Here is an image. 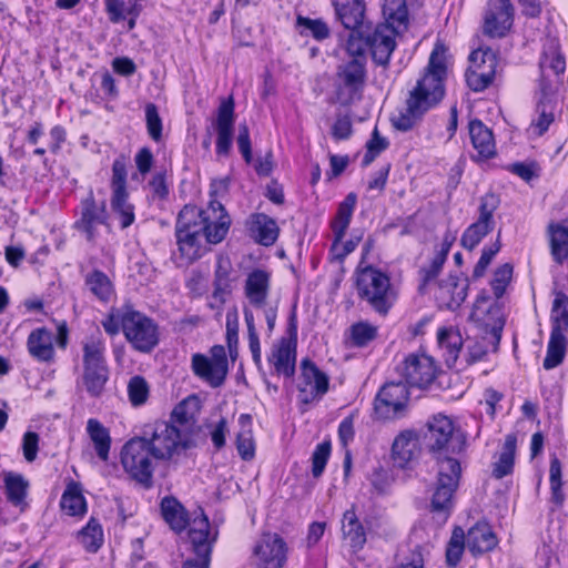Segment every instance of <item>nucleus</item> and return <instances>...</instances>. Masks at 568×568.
I'll list each match as a JSON object with an SVG mask.
<instances>
[{
  "label": "nucleus",
  "mask_w": 568,
  "mask_h": 568,
  "mask_svg": "<svg viewBox=\"0 0 568 568\" xmlns=\"http://www.w3.org/2000/svg\"><path fill=\"white\" fill-rule=\"evenodd\" d=\"M426 440L437 465L430 510L447 517L454 507V495L462 477L458 456L466 447V437L449 417L439 414L427 423Z\"/></svg>",
  "instance_id": "1"
},
{
  "label": "nucleus",
  "mask_w": 568,
  "mask_h": 568,
  "mask_svg": "<svg viewBox=\"0 0 568 568\" xmlns=\"http://www.w3.org/2000/svg\"><path fill=\"white\" fill-rule=\"evenodd\" d=\"M231 219L221 202H209L206 209L185 205L175 223V237L181 255L189 262L202 256V237L207 243L222 242L230 229Z\"/></svg>",
  "instance_id": "2"
},
{
  "label": "nucleus",
  "mask_w": 568,
  "mask_h": 568,
  "mask_svg": "<svg viewBox=\"0 0 568 568\" xmlns=\"http://www.w3.org/2000/svg\"><path fill=\"white\" fill-rule=\"evenodd\" d=\"M446 51L443 43L435 44L423 77L408 92L405 109L392 118L396 130L402 132L413 130L423 116L443 100L447 77Z\"/></svg>",
  "instance_id": "3"
},
{
  "label": "nucleus",
  "mask_w": 568,
  "mask_h": 568,
  "mask_svg": "<svg viewBox=\"0 0 568 568\" xmlns=\"http://www.w3.org/2000/svg\"><path fill=\"white\" fill-rule=\"evenodd\" d=\"M540 99L537 103L538 118L532 122L538 135H542L554 122L552 94L554 82L565 72L566 61L558 51L557 45L551 42L548 49H545L540 61Z\"/></svg>",
  "instance_id": "4"
},
{
  "label": "nucleus",
  "mask_w": 568,
  "mask_h": 568,
  "mask_svg": "<svg viewBox=\"0 0 568 568\" xmlns=\"http://www.w3.org/2000/svg\"><path fill=\"white\" fill-rule=\"evenodd\" d=\"M354 277L358 298L379 315H387L397 300L389 275L373 265L362 266L361 263Z\"/></svg>",
  "instance_id": "5"
},
{
  "label": "nucleus",
  "mask_w": 568,
  "mask_h": 568,
  "mask_svg": "<svg viewBox=\"0 0 568 568\" xmlns=\"http://www.w3.org/2000/svg\"><path fill=\"white\" fill-rule=\"evenodd\" d=\"M154 456L146 436H136L128 440L120 454L125 473L144 488L153 485Z\"/></svg>",
  "instance_id": "6"
},
{
  "label": "nucleus",
  "mask_w": 568,
  "mask_h": 568,
  "mask_svg": "<svg viewBox=\"0 0 568 568\" xmlns=\"http://www.w3.org/2000/svg\"><path fill=\"white\" fill-rule=\"evenodd\" d=\"M83 375L82 383L87 392L98 397L104 389L109 378L105 361V344L100 337H90L83 342Z\"/></svg>",
  "instance_id": "7"
},
{
  "label": "nucleus",
  "mask_w": 568,
  "mask_h": 568,
  "mask_svg": "<svg viewBox=\"0 0 568 568\" xmlns=\"http://www.w3.org/2000/svg\"><path fill=\"white\" fill-rule=\"evenodd\" d=\"M243 291L250 306L263 311L268 335H271L275 328L278 311V302H268L271 273L263 268H254L247 274Z\"/></svg>",
  "instance_id": "8"
},
{
  "label": "nucleus",
  "mask_w": 568,
  "mask_h": 568,
  "mask_svg": "<svg viewBox=\"0 0 568 568\" xmlns=\"http://www.w3.org/2000/svg\"><path fill=\"white\" fill-rule=\"evenodd\" d=\"M128 158L118 156L112 163L111 176V209L120 221V227L125 230L135 221V207L129 202L126 190Z\"/></svg>",
  "instance_id": "9"
},
{
  "label": "nucleus",
  "mask_w": 568,
  "mask_h": 568,
  "mask_svg": "<svg viewBox=\"0 0 568 568\" xmlns=\"http://www.w3.org/2000/svg\"><path fill=\"white\" fill-rule=\"evenodd\" d=\"M357 203L355 193H348L345 199L339 203L334 220L331 222V229L334 240L331 247L333 260L342 262L348 254H351L358 245L361 237L349 239L342 243L345 233L352 221L353 213Z\"/></svg>",
  "instance_id": "10"
},
{
  "label": "nucleus",
  "mask_w": 568,
  "mask_h": 568,
  "mask_svg": "<svg viewBox=\"0 0 568 568\" xmlns=\"http://www.w3.org/2000/svg\"><path fill=\"white\" fill-rule=\"evenodd\" d=\"M124 336L135 351L150 353L159 344V326L152 318L131 308L125 318Z\"/></svg>",
  "instance_id": "11"
},
{
  "label": "nucleus",
  "mask_w": 568,
  "mask_h": 568,
  "mask_svg": "<svg viewBox=\"0 0 568 568\" xmlns=\"http://www.w3.org/2000/svg\"><path fill=\"white\" fill-rule=\"evenodd\" d=\"M148 444L155 459H170L189 447V435L174 424L159 422L154 425Z\"/></svg>",
  "instance_id": "12"
},
{
  "label": "nucleus",
  "mask_w": 568,
  "mask_h": 568,
  "mask_svg": "<svg viewBox=\"0 0 568 568\" xmlns=\"http://www.w3.org/2000/svg\"><path fill=\"white\" fill-rule=\"evenodd\" d=\"M409 392L403 382L386 383L374 399V413L377 419H396L405 415Z\"/></svg>",
  "instance_id": "13"
},
{
  "label": "nucleus",
  "mask_w": 568,
  "mask_h": 568,
  "mask_svg": "<svg viewBox=\"0 0 568 568\" xmlns=\"http://www.w3.org/2000/svg\"><path fill=\"white\" fill-rule=\"evenodd\" d=\"M396 371L406 387L427 388L435 381L438 367L433 357L413 353L397 365Z\"/></svg>",
  "instance_id": "14"
},
{
  "label": "nucleus",
  "mask_w": 568,
  "mask_h": 568,
  "mask_svg": "<svg viewBox=\"0 0 568 568\" xmlns=\"http://www.w3.org/2000/svg\"><path fill=\"white\" fill-rule=\"evenodd\" d=\"M216 535L217 532L211 536L210 521L203 513L195 518L189 530V538L197 558L185 560L181 568H209Z\"/></svg>",
  "instance_id": "15"
},
{
  "label": "nucleus",
  "mask_w": 568,
  "mask_h": 568,
  "mask_svg": "<svg viewBox=\"0 0 568 568\" xmlns=\"http://www.w3.org/2000/svg\"><path fill=\"white\" fill-rule=\"evenodd\" d=\"M211 358L202 354L192 356V369L196 376L209 383L212 387H220L227 375V357L224 346L214 345Z\"/></svg>",
  "instance_id": "16"
},
{
  "label": "nucleus",
  "mask_w": 568,
  "mask_h": 568,
  "mask_svg": "<svg viewBox=\"0 0 568 568\" xmlns=\"http://www.w3.org/2000/svg\"><path fill=\"white\" fill-rule=\"evenodd\" d=\"M287 544L277 534H263L253 548L257 568H283L287 560Z\"/></svg>",
  "instance_id": "17"
},
{
  "label": "nucleus",
  "mask_w": 568,
  "mask_h": 568,
  "mask_svg": "<svg viewBox=\"0 0 568 568\" xmlns=\"http://www.w3.org/2000/svg\"><path fill=\"white\" fill-rule=\"evenodd\" d=\"M474 64L466 73V82L470 90L481 92L494 81L497 57L491 49L476 50L469 55Z\"/></svg>",
  "instance_id": "18"
},
{
  "label": "nucleus",
  "mask_w": 568,
  "mask_h": 568,
  "mask_svg": "<svg viewBox=\"0 0 568 568\" xmlns=\"http://www.w3.org/2000/svg\"><path fill=\"white\" fill-rule=\"evenodd\" d=\"M329 378L311 359L301 362V382L297 386L298 400L308 405L320 400L328 390Z\"/></svg>",
  "instance_id": "19"
},
{
  "label": "nucleus",
  "mask_w": 568,
  "mask_h": 568,
  "mask_svg": "<svg viewBox=\"0 0 568 568\" xmlns=\"http://www.w3.org/2000/svg\"><path fill=\"white\" fill-rule=\"evenodd\" d=\"M398 33L394 27L378 23L374 28L369 23L366 29L365 44L371 51L373 61L387 67L390 55L396 48L395 37Z\"/></svg>",
  "instance_id": "20"
},
{
  "label": "nucleus",
  "mask_w": 568,
  "mask_h": 568,
  "mask_svg": "<svg viewBox=\"0 0 568 568\" xmlns=\"http://www.w3.org/2000/svg\"><path fill=\"white\" fill-rule=\"evenodd\" d=\"M514 21V7L510 0H488L483 32L490 38H503L507 34Z\"/></svg>",
  "instance_id": "21"
},
{
  "label": "nucleus",
  "mask_w": 568,
  "mask_h": 568,
  "mask_svg": "<svg viewBox=\"0 0 568 568\" xmlns=\"http://www.w3.org/2000/svg\"><path fill=\"white\" fill-rule=\"evenodd\" d=\"M81 216L74 223V227L84 233L89 242H93L97 237V227L108 222V211L105 201L97 202L93 193L90 192L85 199L81 201Z\"/></svg>",
  "instance_id": "22"
},
{
  "label": "nucleus",
  "mask_w": 568,
  "mask_h": 568,
  "mask_svg": "<svg viewBox=\"0 0 568 568\" xmlns=\"http://www.w3.org/2000/svg\"><path fill=\"white\" fill-rule=\"evenodd\" d=\"M234 100L230 97L223 100L217 108L216 119L213 123L216 132V154L227 156L231 153L234 135Z\"/></svg>",
  "instance_id": "23"
},
{
  "label": "nucleus",
  "mask_w": 568,
  "mask_h": 568,
  "mask_svg": "<svg viewBox=\"0 0 568 568\" xmlns=\"http://www.w3.org/2000/svg\"><path fill=\"white\" fill-rule=\"evenodd\" d=\"M336 20L349 30L358 34L363 28L367 29L371 23L366 19L365 0H333Z\"/></svg>",
  "instance_id": "24"
},
{
  "label": "nucleus",
  "mask_w": 568,
  "mask_h": 568,
  "mask_svg": "<svg viewBox=\"0 0 568 568\" xmlns=\"http://www.w3.org/2000/svg\"><path fill=\"white\" fill-rule=\"evenodd\" d=\"M468 282L456 275H449L438 283L435 298L440 308L456 311L467 297Z\"/></svg>",
  "instance_id": "25"
},
{
  "label": "nucleus",
  "mask_w": 568,
  "mask_h": 568,
  "mask_svg": "<svg viewBox=\"0 0 568 568\" xmlns=\"http://www.w3.org/2000/svg\"><path fill=\"white\" fill-rule=\"evenodd\" d=\"M336 75L351 95L359 94L367 78L366 57L359 55L343 62L338 65Z\"/></svg>",
  "instance_id": "26"
},
{
  "label": "nucleus",
  "mask_w": 568,
  "mask_h": 568,
  "mask_svg": "<svg viewBox=\"0 0 568 568\" xmlns=\"http://www.w3.org/2000/svg\"><path fill=\"white\" fill-rule=\"evenodd\" d=\"M419 454V439L415 430L405 429L394 439L392 445V458L399 468H405Z\"/></svg>",
  "instance_id": "27"
},
{
  "label": "nucleus",
  "mask_w": 568,
  "mask_h": 568,
  "mask_svg": "<svg viewBox=\"0 0 568 568\" xmlns=\"http://www.w3.org/2000/svg\"><path fill=\"white\" fill-rule=\"evenodd\" d=\"M465 536L467 548L474 556L491 551L498 545V538L487 521L476 523Z\"/></svg>",
  "instance_id": "28"
},
{
  "label": "nucleus",
  "mask_w": 568,
  "mask_h": 568,
  "mask_svg": "<svg viewBox=\"0 0 568 568\" xmlns=\"http://www.w3.org/2000/svg\"><path fill=\"white\" fill-rule=\"evenodd\" d=\"M468 130L471 144L477 151L474 159L485 161L494 158L496 155V144L493 131L478 119L469 121Z\"/></svg>",
  "instance_id": "29"
},
{
  "label": "nucleus",
  "mask_w": 568,
  "mask_h": 568,
  "mask_svg": "<svg viewBox=\"0 0 568 568\" xmlns=\"http://www.w3.org/2000/svg\"><path fill=\"white\" fill-rule=\"evenodd\" d=\"M246 229L250 236L264 246L273 245L280 232L275 220L264 213L251 214L246 220Z\"/></svg>",
  "instance_id": "30"
},
{
  "label": "nucleus",
  "mask_w": 568,
  "mask_h": 568,
  "mask_svg": "<svg viewBox=\"0 0 568 568\" xmlns=\"http://www.w3.org/2000/svg\"><path fill=\"white\" fill-rule=\"evenodd\" d=\"M270 363L274 366L278 375L292 377L295 374L296 363V345L293 341L282 337L276 345H274Z\"/></svg>",
  "instance_id": "31"
},
{
  "label": "nucleus",
  "mask_w": 568,
  "mask_h": 568,
  "mask_svg": "<svg viewBox=\"0 0 568 568\" xmlns=\"http://www.w3.org/2000/svg\"><path fill=\"white\" fill-rule=\"evenodd\" d=\"M53 333L45 327L33 329L27 339L29 354L38 362L51 363L54 359Z\"/></svg>",
  "instance_id": "32"
},
{
  "label": "nucleus",
  "mask_w": 568,
  "mask_h": 568,
  "mask_svg": "<svg viewBox=\"0 0 568 568\" xmlns=\"http://www.w3.org/2000/svg\"><path fill=\"white\" fill-rule=\"evenodd\" d=\"M342 535L353 551H359L367 541V534L364 524L357 517L354 508L347 509L342 518Z\"/></svg>",
  "instance_id": "33"
},
{
  "label": "nucleus",
  "mask_w": 568,
  "mask_h": 568,
  "mask_svg": "<svg viewBox=\"0 0 568 568\" xmlns=\"http://www.w3.org/2000/svg\"><path fill=\"white\" fill-rule=\"evenodd\" d=\"M501 327H491L485 335L470 339L467 345L466 362L473 364L484 358L489 352H497L501 338Z\"/></svg>",
  "instance_id": "34"
},
{
  "label": "nucleus",
  "mask_w": 568,
  "mask_h": 568,
  "mask_svg": "<svg viewBox=\"0 0 568 568\" xmlns=\"http://www.w3.org/2000/svg\"><path fill=\"white\" fill-rule=\"evenodd\" d=\"M160 508L163 519L172 530L181 532L190 524L187 510L175 497H164L161 500Z\"/></svg>",
  "instance_id": "35"
},
{
  "label": "nucleus",
  "mask_w": 568,
  "mask_h": 568,
  "mask_svg": "<svg viewBox=\"0 0 568 568\" xmlns=\"http://www.w3.org/2000/svg\"><path fill=\"white\" fill-rule=\"evenodd\" d=\"M550 254L557 264L568 260V217L548 226Z\"/></svg>",
  "instance_id": "36"
},
{
  "label": "nucleus",
  "mask_w": 568,
  "mask_h": 568,
  "mask_svg": "<svg viewBox=\"0 0 568 568\" xmlns=\"http://www.w3.org/2000/svg\"><path fill=\"white\" fill-rule=\"evenodd\" d=\"M437 342L445 352V362L448 366L456 363L463 347V337L459 329L449 326L440 327L437 332Z\"/></svg>",
  "instance_id": "37"
},
{
  "label": "nucleus",
  "mask_w": 568,
  "mask_h": 568,
  "mask_svg": "<svg viewBox=\"0 0 568 568\" xmlns=\"http://www.w3.org/2000/svg\"><path fill=\"white\" fill-rule=\"evenodd\" d=\"M87 433L93 444L97 456L102 460L109 459L111 436L109 429L97 418L87 422Z\"/></svg>",
  "instance_id": "38"
},
{
  "label": "nucleus",
  "mask_w": 568,
  "mask_h": 568,
  "mask_svg": "<svg viewBox=\"0 0 568 568\" xmlns=\"http://www.w3.org/2000/svg\"><path fill=\"white\" fill-rule=\"evenodd\" d=\"M231 262L229 258L220 256L216 262L213 281L212 297L223 305L226 296L231 293Z\"/></svg>",
  "instance_id": "39"
},
{
  "label": "nucleus",
  "mask_w": 568,
  "mask_h": 568,
  "mask_svg": "<svg viewBox=\"0 0 568 568\" xmlns=\"http://www.w3.org/2000/svg\"><path fill=\"white\" fill-rule=\"evenodd\" d=\"M517 447V437L515 434H508L505 438L501 453L497 462L493 465V476L501 479L514 470L515 453Z\"/></svg>",
  "instance_id": "40"
},
{
  "label": "nucleus",
  "mask_w": 568,
  "mask_h": 568,
  "mask_svg": "<svg viewBox=\"0 0 568 568\" xmlns=\"http://www.w3.org/2000/svg\"><path fill=\"white\" fill-rule=\"evenodd\" d=\"M3 481L8 501L16 507H26L29 483L24 477L20 474L10 471L4 474Z\"/></svg>",
  "instance_id": "41"
},
{
  "label": "nucleus",
  "mask_w": 568,
  "mask_h": 568,
  "mask_svg": "<svg viewBox=\"0 0 568 568\" xmlns=\"http://www.w3.org/2000/svg\"><path fill=\"white\" fill-rule=\"evenodd\" d=\"M84 284L88 290L101 302H109L114 293V287L109 276L100 271L93 270L84 276Z\"/></svg>",
  "instance_id": "42"
},
{
  "label": "nucleus",
  "mask_w": 568,
  "mask_h": 568,
  "mask_svg": "<svg viewBox=\"0 0 568 568\" xmlns=\"http://www.w3.org/2000/svg\"><path fill=\"white\" fill-rule=\"evenodd\" d=\"M239 424L241 425V430L236 436V448L242 459L250 460L255 454V445L251 429L252 416L248 414L240 415Z\"/></svg>",
  "instance_id": "43"
},
{
  "label": "nucleus",
  "mask_w": 568,
  "mask_h": 568,
  "mask_svg": "<svg viewBox=\"0 0 568 568\" xmlns=\"http://www.w3.org/2000/svg\"><path fill=\"white\" fill-rule=\"evenodd\" d=\"M201 410V400L196 395H190L175 406L172 419L181 426H192Z\"/></svg>",
  "instance_id": "44"
},
{
  "label": "nucleus",
  "mask_w": 568,
  "mask_h": 568,
  "mask_svg": "<svg viewBox=\"0 0 568 568\" xmlns=\"http://www.w3.org/2000/svg\"><path fill=\"white\" fill-rule=\"evenodd\" d=\"M566 334L551 332L547 346V354L542 363L544 368L552 369L557 367L559 364H561L566 355Z\"/></svg>",
  "instance_id": "45"
},
{
  "label": "nucleus",
  "mask_w": 568,
  "mask_h": 568,
  "mask_svg": "<svg viewBox=\"0 0 568 568\" xmlns=\"http://www.w3.org/2000/svg\"><path fill=\"white\" fill-rule=\"evenodd\" d=\"M383 12L386 17V23L400 32L408 24V11L405 0H385Z\"/></svg>",
  "instance_id": "46"
},
{
  "label": "nucleus",
  "mask_w": 568,
  "mask_h": 568,
  "mask_svg": "<svg viewBox=\"0 0 568 568\" xmlns=\"http://www.w3.org/2000/svg\"><path fill=\"white\" fill-rule=\"evenodd\" d=\"M60 505L61 508L70 516L82 515L85 513V500L78 484L71 483L68 485L67 489L62 494Z\"/></svg>",
  "instance_id": "47"
},
{
  "label": "nucleus",
  "mask_w": 568,
  "mask_h": 568,
  "mask_svg": "<svg viewBox=\"0 0 568 568\" xmlns=\"http://www.w3.org/2000/svg\"><path fill=\"white\" fill-rule=\"evenodd\" d=\"M568 329V296L558 292L551 308V332L566 334Z\"/></svg>",
  "instance_id": "48"
},
{
  "label": "nucleus",
  "mask_w": 568,
  "mask_h": 568,
  "mask_svg": "<svg viewBox=\"0 0 568 568\" xmlns=\"http://www.w3.org/2000/svg\"><path fill=\"white\" fill-rule=\"evenodd\" d=\"M79 540L89 552H97L101 548L103 531L97 519L91 518L85 527L79 531Z\"/></svg>",
  "instance_id": "49"
},
{
  "label": "nucleus",
  "mask_w": 568,
  "mask_h": 568,
  "mask_svg": "<svg viewBox=\"0 0 568 568\" xmlns=\"http://www.w3.org/2000/svg\"><path fill=\"white\" fill-rule=\"evenodd\" d=\"M466 545L465 531L462 527H455L446 547V562L449 567H456L464 554Z\"/></svg>",
  "instance_id": "50"
},
{
  "label": "nucleus",
  "mask_w": 568,
  "mask_h": 568,
  "mask_svg": "<svg viewBox=\"0 0 568 568\" xmlns=\"http://www.w3.org/2000/svg\"><path fill=\"white\" fill-rule=\"evenodd\" d=\"M493 230L494 227L475 221L462 234L460 245L467 251H473Z\"/></svg>",
  "instance_id": "51"
},
{
  "label": "nucleus",
  "mask_w": 568,
  "mask_h": 568,
  "mask_svg": "<svg viewBox=\"0 0 568 568\" xmlns=\"http://www.w3.org/2000/svg\"><path fill=\"white\" fill-rule=\"evenodd\" d=\"M244 321L247 328L248 347L252 353V358L255 365L261 366L262 355L258 334L255 327V317L252 308H243Z\"/></svg>",
  "instance_id": "52"
},
{
  "label": "nucleus",
  "mask_w": 568,
  "mask_h": 568,
  "mask_svg": "<svg viewBox=\"0 0 568 568\" xmlns=\"http://www.w3.org/2000/svg\"><path fill=\"white\" fill-rule=\"evenodd\" d=\"M377 337V327L367 323L358 322L349 328L351 344L355 347H365Z\"/></svg>",
  "instance_id": "53"
},
{
  "label": "nucleus",
  "mask_w": 568,
  "mask_h": 568,
  "mask_svg": "<svg viewBox=\"0 0 568 568\" xmlns=\"http://www.w3.org/2000/svg\"><path fill=\"white\" fill-rule=\"evenodd\" d=\"M297 26L302 28V33L312 36L317 41H323L331 36V30L323 19L298 16Z\"/></svg>",
  "instance_id": "54"
},
{
  "label": "nucleus",
  "mask_w": 568,
  "mask_h": 568,
  "mask_svg": "<svg viewBox=\"0 0 568 568\" xmlns=\"http://www.w3.org/2000/svg\"><path fill=\"white\" fill-rule=\"evenodd\" d=\"M500 204L499 197L494 193H486L479 200L477 222H481L495 229L494 213Z\"/></svg>",
  "instance_id": "55"
},
{
  "label": "nucleus",
  "mask_w": 568,
  "mask_h": 568,
  "mask_svg": "<svg viewBox=\"0 0 568 568\" xmlns=\"http://www.w3.org/2000/svg\"><path fill=\"white\" fill-rule=\"evenodd\" d=\"M549 480L551 489V500L556 505L561 506L565 500V495L561 489V464L556 456H552L550 459Z\"/></svg>",
  "instance_id": "56"
},
{
  "label": "nucleus",
  "mask_w": 568,
  "mask_h": 568,
  "mask_svg": "<svg viewBox=\"0 0 568 568\" xmlns=\"http://www.w3.org/2000/svg\"><path fill=\"white\" fill-rule=\"evenodd\" d=\"M144 111H145L146 131H148L149 136L156 143L161 142L162 138H163V134H162L163 123H162V119L159 114L158 106L154 103L150 102L145 105Z\"/></svg>",
  "instance_id": "57"
},
{
  "label": "nucleus",
  "mask_w": 568,
  "mask_h": 568,
  "mask_svg": "<svg viewBox=\"0 0 568 568\" xmlns=\"http://www.w3.org/2000/svg\"><path fill=\"white\" fill-rule=\"evenodd\" d=\"M129 311L131 307H113L109 315L102 321V326L104 331L113 336L116 335L120 331L124 333L125 318L129 316Z\"/></svg>",
  "instance_id": "58"
},
{
  "label": "nucleus",
  "mask_w": 568,
  "mask_h": 568,
  "mask_svg": "<svg viewBox=\"0 0 568 568\" xmlns=\"http://www.w3.org/2000/svg\"><path fill=\"white\" fill-rule=\"evenodd\" d=\"M499 239H500V231L498 232L496 241L493 244L487 245L483 248L481 255L473 271L474 280L480 278L485 275L486 270L489 266V264L491 263L493 258L500 251L501 245H500Z\"/></svg>",
  "instance_id": "59"
},
{
  "label": "nucleus",
  "mask_w": 568,
  "mask_h": 568,
  "mask_svg": "<svg viewBox=\"0 0 568 568\" xmlns=\"http://www.w3.org/2000/svg\"><path fill=\"white\" fill-rule=\"evenodd\" d=\"M444 264L445 263L442 262V257H434L428 266L419 268V284L417 287L419 294L424 295L427 293L429 284L433 283L438 277Z\"/></svg>",
  "instance_id": "60"
},
{
  "label": "nucleus",
  "mask_w": 568,
  "mask_h": 568,
  "mask_svg": "<svg viewBox=\"0 0 568 568\" xmlns=\"http://www.w3.org/2000/svg\"><path fill=\"white\" fill-rule=\"evenodd\" d=\"M130 402L134 406L144 404L149 395V385L142 376H133L128 385Z\"/></svg>",
  "instance_id": "61"
},
{
  "label": "nucleus",
  "mask_w": 568,
  "mask_h": 568,
  "mask_svg": "<svg viewBox=\"0 0 568 568\" xmlns=\"http://www.w3.org/2000/svg\"><path fill=\"white\" fill-rule=\"evenodd\" d=\"M513 275V265L509 263H505L497 267L494 273V278L490 282L491 290L497 298H500L505 291L506 286L511 280Z\"/></svg>",
  "instance_id": "62"
},
{
  "label": "nucleus",
  "mask_w": 568,
  "mask_h": 568,
  "mask_svg": "<svg viewBox=\"0 0 568 568\" xmlns=\"http://www.w3.org/2000/svg\"><path fill=\"white\" fill-rule=\"evenodd\" d=\"M388 146V141L381 136L378 130L375 129L372 133V138L366 144L367 151L363 158L362 164L364 166L369 165L377 155H379Z\"/></svg>",
  "instance_id": "63"
},
{
  "label": "nucleus",
  "mask_w": 568,
  "mask_h": 568,
  "mask_svg": "<svg viewBox=\"0 0 568 568\" xmlns=\"http://www.w3.org/2000/svg\"><path fill=\"white\" fill-rule=\"evenodd\" d=\"M331 455V443L323 442L318 444L312 455V474L315 478L320 477L327 464Z\"/></svg>",
  "instance_id": "64"
}]
</instances>
